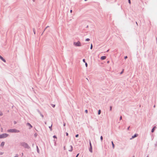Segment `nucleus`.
<instances>
[{"mask_svg": "<svg viewBox=\"0 0 157 157\" xmlns=\"http://www.w3.org/2000/svg\"><path fill=\"white\" fill-rule=\"evenodd\" d=\"M21 146L23 147L24 148H25L29 149L30 148V147L28 144L25 143V142H22L21 143Z\"/></svg>", "mask_w": 157, "mask_h": 157, "instance_id": "1", "label": "nucleus"}, {"mask_svg": "<svg viewBox=\"0 0 157 157\" xmlns=\"http://www.w3.org/2000/svg\"><path fill=\"white\" fill-rule=\"evenodd\" d=\"M8 131L12 133H18L20 132V131L16 129H10L8 130Z\"/></svg>", "mask_w": 157, "mask_h": 157, "instance_id": "2", "label": "nucleus"}, {"mask_svg": "<svg viewBox=\"0 0 157 157\" xmlns=\"http://www.w3.org/2000/svg\"><path fill=\"white\" fill-rule=\"evenodd\" d=\"M73 45L76 47H80L81 46V44L80 42L78 41L77 42H74L73 43Z\"/></svg>", "mask_w": 157, "mask_h": 157, "instance_id": "3", "label": "nucleus"}, {"mask_svg": "<svg viewBox=\"0 0 157 157\" xmlns=\"http://www.w3.org/2000/svg\"><path fill=\"white\" fill-rule=\"evenodd\" d=\"M9 136V135L6 133H3L0 134V139L4 138L6 137Z\"/></svg>", "mask_w": 157, "mask_h": 157, "instance_id": "4", "label": "nucleus"}, {"mask_svg": "<svg viewBox=\"0 0 157 157\" xmlns=\"http://www.w3.org/2000/svg\"><path fill=\"white\" fill-rule=\"evenodd\" d=\"M89 144H90V148L89 149V151L90 152L92 153L93 152L92 151V147L91 143L90 140Z\"/></svg>", "mask_w": 157, "mask_h": 157, "instance_id": "5", "label": "nucleus"}, {"mask_svg": "<svg viewBox=\"0 0 157 157\" xmlns=\"http://www.w3.org/2000/svg\"><path fill=\"white\" fill-rule=\"evenodd\" d=\"M138 136V134H134V135L132 136V138H130V140H131L133 139H134V138L137 137Z\"/></svg>", "mask_w": 157, "mask_h": 157, "instance_id": "6", "label": "nucleus"}, {"mask_svg": "<svg viewBox=\"0 0 157 157\" xmlns=\"http://www.w3.org/2000/svg\"><path fill=\"white\" fill-rule=\"evenodd\" d=\"M0 59H1L2 61H3L4 62L6 63V60L4 59L0 55Z\"/></svg>", "mask_w": 157, "mask_h": 157, "instance_id": "7", "label": "nucleus"}, {"mask_svg": "<svg viewBox=\"0 0 157 157\" xmlns=\"http://www.w3.org/2000/svg\"><path fill=\"white\" fill-rule=\"evenodd\" d=\"M70 149L68 151L70 152H71L73 151V147L72 145H70Z\"/></svg>", "mask_w": 157, "mask_h": 157, "instance_id": "8", "label": "nucleus"}, {"mask_svg": "<svg viewBox=\"0 0 157 157\" xmlns=\"http://www.w3.org/2000/svg\"><path fill=\"white\" fill-rule=\"evenodd\" d=\"M26 125L30 126V128H29V129H30L32 128V125L30 124V123H27L26 124Z\"/></svg>", "mask_w": 157, "mask_h": 157, "instance_id": "9", "label": "nucleus"}, {"mask_svg": "<svg viewBox=\"0 0 157 157\" xmlns=\"http://www.w3.org/2000/svg\"><path fill=\"white\" fill-rule=\"evenodd\" d=\"M106 57L105 56H103L101 57V60H104L106 58Z\"/></svg>", "mask_w": 157, "mask_h": 157, "instance_id": "10", "label": "nucleus"}, {"mask_svg": "<svg viewBox=\"0 0 157 157\" xmlns=\"http://www.w3.org/2000/svg\"><path fill=\"white\" fill-rule=\"evenodd\" d=\"M156 128V126H155L154 127H153V128L151 129V132H153Z\"/></svg>", "mask_w": 157, "mask_h": 157, "instance_id": "11", "label": "nucleus"}, {"mask_svg": "<svg viewBox=\"0 0 157 157\" xmlns=\"http://www.w3.org/2000/svg\"><path fill=\"white\" fill-rule=\"evenodd\" d=\"M5 144V142H2L0 145L1 147H3Z\"/></svg>", "mask_w": 157, "mask_h": 157, "instance_id": "12", "label": "nucleus"}, {"mask_svg": "<svg viewBox=\"0 0 157 157\" xmlns=\"http://www.w3.org/2000/svg\"><path fill=\"white\" fill-rule=\"evenodd\" d=\"M36 150H37V152L38 153H40V151H39V148L37 146H36Z\"/></svg>", "mask_w": 157, "mask_h": 157, "instance_id": "13", "label": "nucleus"}, {"mask_svg": "<svg viewBox=\"0 0 157 157\" xmlns=\"http://www.w3.org/2000/svg\"><path fill=\"white\" fill-rule=\"evenodd\" d=\"M111 143H112V147H113V148H114V147H115V145H114V144H113V141H112L111 142Z\"/></svg>", "mask_w": 157, "mask_h": 157, "instance_id": "14", "label": "nucleus"}, {"mask_svg": "<svg viewBox=\"0 0 157 157\" xmlns=\"http://www.w3.org/2000/svg\"><path fill=\"white\" fill-rule=\"evenodd\" d=\"M101 113V110L100 109H99L98 110V114L100 115V114Z\"/></svg>", "mask_w": 157, "mask_h": 157, "instance_id": "15", "label": "nucleus"}, {"mask_svg": "<svg viewBox=\"0 0 157 157\" xmlns=\"http://www.w3.org/2000/svg\"><path fill=\"white\" fill-rule=\"evenodd\" d=\"M52 124L51 125V126L49 127V129H50V131H52Z\"/></svg>", "mask_w": 157, "mask_h": 157, "instance_id": "16", "label": "nucleus"}, {"mask_svg": "<svg viewBox=\"0 0 157 157\" xmlns=\"http://www.w3.org/2000/svg\"><path fill=\"white\" fill-rule=\"evenodd\" d=\"M103 138L102 136H101L100 137V140L101 141V142H102L103 140Z\"/></svg>", "mask_w": 157, "mask_h": 157, "instance_id": "17", "label": "nucleus"}, {"mask_svg": "<svg viewBox=\"0 0 157 157\" xmlns=\"http://www.w3.org/2000/svg\"><path fill=\"white\" fill-rule=\"evenodd\" d=\"M33 33H34V34H36V32H35V29L34 28H33Z\"/></svg>", "mask_w": 157, "mask_h": 157, "instance_id": "18", "label": "nucleus"}, {"mask_svg": "<svg viewBox=\"0 0 157 157\" xmlns=\"http://www.w3.org/2000/svg\"><path fill=\"white\" fill-rule=\"evenodd\" d=\"M90 40V39L89 38H87L86 39L85 41H89Z\"/></svg>", "mask_w": 157, "mask_h": 157, "instance_id": "19", "label": "nucleus"}, {"mask_svg": "<svg viewBox=\"0 0 157 157\" xmlns=\"http://www.w3.org/2000/svg\"><path fill=\"white\" fill-rule=\"evenodd\" d=\"M112 106H110L109 107V110L111 111L112 110Z\"/></svg>", "mask_w": 157, "mask_h": 157, "instance_id": "20", "label": "nucleus"}, {"mask_svg": "<svg viewBox=\"0 0 157 157\" xmlns=\"http://www.w3.org/2000/svg\"><path fill=\"white\" fill-rule=\"evenodd\" d=\"M37 133H35L34 134V136L35 137H36L37 136Z\"/></svg>", "mask_w": 157, "mask_h": 157, "instance_id": "21", "label": "nucleus"}, {"mask_svg": "<svg viewBox=\"0 0 157 157\" xmlns=\"http://www.w3.org/2000/svg\"><path fill=\"white\" fill-rule=\"evenodd\" d=\"M124 69H123L122 70V71H121V72L120 73V74H122L124 72Z\"/></svg>", "mask_w": 157, "mask_h": 157, "instance_id": "22", "label": "nucleus"}, {"mask_svg": "<svg viewBox=\"0 0 157 157\" xmlns=\"http://www.w3.org/2000/svg\"><path fill=\"white\" fill-rule=\"evenodd\" d=\"M40 115L42 117V118H43L44 117V116L41 113V112H40Z\"/></svg>", "mask_w": 157, "mask_h": 157, "instance_id": "23", "label": "nucleus"}, {"mask_svg": "<svg viewBox=\"0 0 157 157\" xmlns=\"http://www.w3.org/2000/svg\"><path fill=\"white\" fill-rule=\"evenodd\" d=\"M92 48H93V45H92V44H91L90 48L91 49H92Z\"/></svg>", "mask_w": 157, "mask_h": 157, "instance_id": "24", "label": "nucleus"}, {"mask_svg": "<svg viewBox=\"0 0 157 157\" xmlns=\"http://www.w3.org/2000/svg\"><path fill=\"white\" fill-rule=\"evenodd\" d=\"M3 115L2 113L0 111V116H2Z\"/></svg>", "mask_w": 157, "mask_h": 157, "instance_id": "25", "label": "nucleus"}, {"mask_svg": "<svg viewBox=\"0 0 157 157\" xmlns=\"http://www.w3.org/2000/svg\"><path fill=\"white\" fill-rule=\"evenodd\" d=\"M85 66H86V67H87V66H88V64H87V63L85 62Z\"/></svg>", "mask_w": 157, "mask_h": 157, "instance_id": "26", "label": "nucleus"}, {"mask_svg": "<svg viewBox=\"0 0 157 157\" xmlns=\"http://www.w3.org/2000/svg\"><path fill=\"white\" fill-rule=\"evenodd\" d=\"M122 119V117L121 116L120 117V120H121Z\"/></svg>", "mask_w": 157, "mask_h": 157, "instance_id": "27", "label": "nucleus"}, {"mask_svg": "<svg viewBox=\"0 0 157 157\" xmlns=\"http://www.w3.org/2000/svg\"><path fill=\"white\" fill-rule=\"evenodd\" d=\"M53 137L54 138H57V137L55 135H54L53 136Z\"/></svg>", "mask_w": 157, "mask_h": 157, "instance_id": "28", "label": "nucleus"}, {"mask_svg": "<svg viewBox=\"0 0 157 157\" xmlns=\"http://www.w3.org/2000/svg\"><path fill=\"white\" fill-rule=\"evenodd\" d=\"M78 134H76V135H75V137L77 138V137H78Z\"/></svg>", "mask_w": 157, "mask_h": 157, "instance_id": "29", "label": "nucleus"}, {"mask_svg": "<svg viewBox=\"0 0 157 157\" xmlns=\"http://www.w3.org/2000/svg\"><path fill=\"white\" fill-rule=\"evenodd\" d=\"M82 61L83 62H84V63H85L86 62H85V59H83V60H82Z\"/></svg>", "mask_w": 157, "mask_h": 157, "instance_id": "30", "label": "nucleus"}, {"mask_svg": "<svg viewBox=\"0 0 157 157\" xmlns=\"http://www.w3.org/2000/svg\"><path fill=\"white\" fill-rule=\"evenodd\" d=\"M85 112L86 113H88V110L87 109L85 110Z\"/></svg>", "mask_w": 157, "mask_h": 157, "instance_id": "31", "label": "nucleus"}, {"mask_svg": "<svg viewBox=\"0 0 157 157\" xmlns=\"http://www.w3.org/2000/svg\"><path fill=\"white\" fill-rule=\"evenodd\" d=\"M155 147L157 146V141L156 142V143L155 144Z\"/></svg>", "mask_w": 157, "mask_h": 157, "instance_id": "32", "label": "nucleus"}, {"mask_svg": "<svg viewBox=\"0 0 157 157\" xmlns=\"http://www.w3.org/2000/svg\"><path fill=\"white\" fill-rule=\"evenodd\" d=\"M128 58V57H127V56H126L124 57V58L125 59H127Z\"/></svg>", "mask_w": 157, "mask_h": 157, "instance_id": "33", "label": "nucleus"}, {"mask_svg": "<svg viewBox=\"0 0 157 157\" xmlns=\"http://www.w3.org/2000/svg\"><path fill=\"white\" fill-rule=\"evenodd\" d=\"M128 3L130 4H131V1L130 0H128Z\"/></svg>", "mask_w": 157, "mask_h": 157, "instance_id": "34", "label": "nucleus"}, {"mask_svg": "<svg viewBox=\"0 0 157 157\" xmlns=\"http://www.w3.org/2000/svg\"><path fill=\"white\" fill-rule=\"evenodd\" d=\"M3 153L2 152H0V155H2Z\"/></svg>", "mask_w": 157, "mask_h": 157, "instance_id": "35", "label": "nucleus"}, {"mask_svg": "<svg viewBox=\"0 0 157 157\" xmlns=\"http://www.w3.org/2000/svg\"><path fill=\"white\" fill-rule=\"evenodd\" d=\"M66 135L67 136H68V133L67 132H66Z\"/></svg>", "mask_w": 157, "mask_h": 157, "instance_id": "36", "label": "nucleus"}, {"mask_svg": "<svg viewBox=\"0 0 157 157\" xmlns=\"http://www.w3.org/2000/svg\"><path fill=\"white\" fill-rule=\"evenodd\" d=\"M79 155V153L78 154L76 155V157H78V156Z\"/></svg>", "mask_w": 157, "mask_h": 157, "instance_id": "37", "label": "nucleus"}, {"mask_svg": "<svg viewBox=\"0 0 157 157\" xmlns=\"http://www.w3.org/2000/svg\"><path fill=\"white\" fill-rule=\"evenodd\" d=\"M52 106L53 107H55V105L53 104H52Z\"/></svg>", "mask_w": 157, "mask_h": 157, "instance_id": "38", "label": "nucleus"}, {"mask_svg": "<svg viewBox=\"0 0 157 157\" xmlns=\"http://www.w3.org/2000/svg\"><path fill=\"white\" fill-rule=\"evenodd\" d=\"M130 127V126H129V127L128 128H127V130H129V129Z\"/></svg>", "mask_w": 157, "mask_h": 157, "instance_id": "39", "label": "nucleus"}, {"mask_svg": "<svg viewBox=\"0 0 157 157\" xmlns=\"http://www.w3.org/2000/svg\"><path fill=\"white\" fill-rule=\"evenodd\" d=\"M46 29H45V28L44 29V31L42 33L41 35H42L43 34V33H44V32L45 31V30H46Z\"/></svg>", "mask_w": 157, "mask_h": 157, "instance_id": "40", "label": "nucleus"}, {"mask_svg": "<svg viewBox=\"0 0 157 157\" xmlns=\"http://www.w3.org/2000/svg\"><path fill=\"white\" fill-rule=\"evenodd\" d=\"M66 124L65 123H63V125L64 126H65Z\"/></svg>", "mask_w": 157, "mask_h": 157, "instance_id": "41", "label": "nucleus"}, {"mask_svg": "<svg viewBox=\"0 0 157 157\" xmlns=\"http://www.w3.org/2000/svg\"><path fill=\"white\" fill-rule=\"evenodd\" d=\"M16 155V156H14V157H18V155L17 154V155Z\"/></svg>", "mask_w": 157, "mask_h": 157, "instance_id": "42", "label": "nucleus"}, {"mask_svg": "<svg viewBox=\"0 0 157 157\" xmlns=\"http://www.w3.org/2000/svg\"><path fill=\"white\" fill-rule=\"evenodd\" d=\"M37 111L40 114V111L38 110H37Z\"/></svg>", "mask_w": 157, "mask_h": 157, "instance_id": "43", "label": "nucleus"}, {"mask_svg": "<svg viewBox=\"0 0 157 157\" xmlns=\"http://www.w3.org/2000/svg\"><path fill=\"white\" fill-rule=\"evenodd\" d=\"M49 27V26H47L46 27L45 29H46L47 28H48V27Z\"/></svg>", "mask_w": 157, "mask_h": 157, "instance_id": "44", "label": "nucleus"}, {"mask_svg": "<svg viewBox=\"0 0 157 157\" xmlns=\"http://www.w3.org/2000/svg\"><path fill=\"white\" fill-rule=\"evenodd\" d=\"M72 11V10H71L70 11V12L71 13Z\"/></svg>", "mask_w": 157, "mask_h": 157, "instance_id": "45", "label": "nucleus"}, {"mask_svg": "<svg viewBox=\"0 0 157 157\" xmlns=\"http://www.w3.org/2000/svg\"><path fill=\"white\" fill-rule=\"evenodd\" d=\"M64 150H65V146H64Z\"/></svg>", "mask_w": 157, "mask_h": 157, "instance_id": "46", "label": "nucleus"}, {"mask_svg": "<svg viewBox=\"0 0 157 157\" xmlns=\"http://www.w3.org/2000/svg\"><path fill=\"white\" fill-rule=\"evenodd\" d=\"M109 61H107V63H109Z\"/></svg>", "mask_w": 157, "mask_h": 157, "instance_id": "47", "label": "nucleus"}, {"mask_svg": "<svg viewBox=\"0 0 157 157\" xmlns=\"http://www.w3.org/2000/svg\"><path fill=\"white\" fill-rule=\"evenodd\" d=\"M136 25H138V24H137V22L136 21Z\"/></svg>", "mask_w": 157, "mask_h": 157, "instance_id": "48", "label": "nucleus"}, {"mask_svg": "<svg viewBox=\"0 0 157 157\" xmlns=\"http://www.w3.org/2000/svg\"><path fill=\"white\" fill-rule=\"evenodd\" d=\"M14 123L15 124H16V122L15 121H14Z\"/></svg>", "mask_w": 157, "mask_h": 157, "instance_id": "49", "label": "nucleus"}, {"mask_svg": "<svg viewBox=\"0 0 157 157\" xmlns=\"http://www.w3.org/2000/svg\"><path fill=\"white\" fill-rule=\"evenodd\" d=\"M45 124H47V123H46V122H45Z\"/></svg>", "mask_w": 157, "mask_h": 157, "instance_id": "50", "label": "nucleus"}, {"mask_svg": "<svg viewBox=\"0 0 157 157\" xmlns=\"http://www.w3.org/2000/svg\"><path fill=\"white\" fill-rule=\"evenodd\" d=\"M109 51V50H108L106 51V52H108Z\"/></svg>", "mask_w": 157, "mask_h": 157, "instance_id": "51", "label": "nucleus"}, {"mask_svg": "<svg viewBox=\"0 0 157 157\" xmlns=\"http://www.w3.org/2000/svg\"><path fill=\"white\" fill-rule=\"evenodd\" d=\"M155 105L154 106V108H155Z\"/></svg>", "mask_w": 157, "mask_h": 157, "instance_id": "52", "label": "nucleus"}, {"mask_svg": "<svg viewBox=\"0 0 157 157\" xmlns=\"http://www.w3.org/2000/svg\"><path fill=\"white\" fill-rule=\"evenodd\" d=\"M88 25H87L86 28H88Z\"/></svg>", "mask_w": 157, "mask_h": 157, "instance_id": "53", "label": "nucleus"}, {"mask_svg": "<svg viewBox=\"0 0 157 157\" xmlns=\"http://www.w3.org/2000/svg\"><path fill=\"white\" fill-rule=\"evenodd\" d=\"M33 1L34 2L35 1V0H33Z\"/></svg>", "mask_w": 157, "mask_h": 157, "instance_id": "54", "label": "nucleus"}, {"mask_svg": "<svg viewBox=\"0 0 157 157\" xmlns=\"http://www.w3.org/2000/svg\"><path fill=\"white\" fill-rule=\"evenodd\" d=\"M87 0H84V1H86Z\"/></svg>", "mask_w": 157, "mask_h": 157, "instance_id": "55", "label": "nucleus"}, {"mask_svg": "<svg viewBox=\"0 0 157 157\" xmlns=\"http://www.w3.org/2000/svg\"><path fill=\"white\" fill-rule=\"evenodd\" d=\"M23 153H22V155H23Z\"/></svg>", "mask_w": 157, "mask_h": 157, "instance_id": "56", "label": "nucleus"}, {"mask_svg": "<svg viewBox=\"0 0 157 157\" xmlns=\"http://www.w3.org/2000/svg\"><path fill=\"white\" fill-rule=\"evenodd\" d=\"M133 157H134V156H133Z\"/></svg>", "mask_w": 157, "mask_h": 157, "instance_id": "57", "label": "nucleus"}, {"mask_svg": "<svg viewBox=\"0 0 157 157\" xmlns=\"http://www.w3.org/2000/svg\"><path fill=\"white\" fill-rule=\"evenodd\" d=\"M147 157H148V156H147Z\"/></svg>", "mask_w": 157, "mask_h": 157, "instance_id": "58", "label": "nucleus"}]
</instances>
